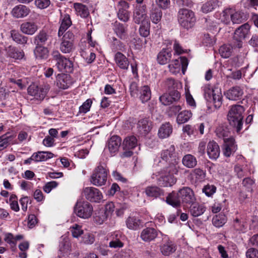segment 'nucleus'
Segmentation results:
<instances>
[{
	"mask_svg": "<svg viewBox=\"0 0 258 258\" xmlns=\"http://www.w3.org/2000/svg\"><path fill=\"white\" fill-rule=\"evenodd\" d=\"M158 236V231L152 227H148L144 229L140 235L142 240L145 242H150L154 240Z\"/></svg>",
	"mask_w": 258,
	"mask_h": 258,
	"instance_id": "obj_20",
	"label": "nucleus"
},
{
	"mask_svg": "<svg viewBox=\"0 0 258 258\" xmlns=\"http://www.w3.org/2000/svg\"><path fill=\"white\" fill-rule=\"evenodd\" d=\"M237 150V146L235 145L234 138L226 139L224 142L222 147L223 155L227 157H229Z\"/></svg>",
	"mask_w": 258,
	"mask_h": 258,
	"instance_id": "obj_19",
	"label": "nucleus"
},
{
	"mask_svg": "<svg viewBox=\"0 0 258 258\" xmlns=\"http://www.w3.org/2000/svg\"><path fill=\"white\" fill-rule=\"evenodd\" d=\"M233 227L235 231L239 232H243L245 229L243 222L237 218L233 221Z\"/></svg>",
	"mask_w": 258,
	"mask_h": 258,
	"instance_id": "obj_59",
	"label": "nucleus"
},
{
	"mask_svg": "<svg viewBox=\"0 0 258 258\" xmlns=\"http://www.w3.org/2000/svg\"><path fill=\"white\" fill-rule=\"evenodd\" d=\"M50 41V36L43 30L40 31L33 39L34 44L36 46H44Z\"/></svg>",
	"mask_w": 258,
	"mask_h": 258,
	"instance_id": "obj_23",
	"label": "nucleus"
},
{
	"mask_svg": "<svg viewBox=\"0 0 258 258\" xmlns=\"http://www.w3.org/2000/svg\"><path fill=\"white\" fill-rule=\"evenodd\" d=\"M125 222L128 229L134 230L138 229L141 224L140 220L134 216H130Z\"/></svg>",
	"mask_w": 258,
	"mask_h": 258,
	"instance_id": "obj_46",
	"label": "nucleus"
},
{
	"mask_svg": "<svg viewBox=\"0 0 258 258\" xmlns=\"http://www.w3.org/2000/svg\"><path fill=\"white\" fill-rule=\"evenodd\" d=\"M183 165L187 168H193L197 164V160L195 156L191 154H187L182 159Z\"/></svg>",
	"mask_w": 258,
	"mask_h": 258,
	"instance_id": "obj_44",
	"label": "nucleus"
},
{
	"mask_svg": "<svg viewBox=\"0 0 258 258\" xmlns=\"http://www.w3.org/2000/svg\"><path fill=\"white\" fill-rule=\"evenodd\" d=\"M71 232L73 237L78 238L83 233V230L81 228V226L78 224H75L71 228Z\"/></svg>",
	"mask_w": 258,
	"mask_h": 258,
	"instance_id": "obj_64",
	"label": "nucleus"
},
{
	"mask_svg": "<svg viewBox=\"0 0 258 258\" xmlns=\"http://www.w3.org/2000/svg\"><path fill=\"white\" fill-rule=\"evenodd\" d=\"M74 34L70 31L63 35L59 45V49L62 53H70L74 49Z\"/></svg>",
	"mask_w": 258,
	"mask_h": 258,
	"instance_id": "obj_6",
	"label": "nucleus"
},
{
	"mask_svg": "<svg viewBox=\"0 0 258 258\" xmlns=\"http://www.w3.org/2000/svg\"><path fill=\"white\" fill-rule=\"evenodd\" d=\"M206 172L200 168L193 169L190 173V179L195 183L203 181L206 177Z\"/></svg>",
	"mask_w": 258,
	"mask_h": 258,
	"instance_id": "obj_29",
	"label": "nucleus"
},
{
	"mask_svg": "<svg viewBox=\"0 0 258 258\" xmlns=\"http://www.w3.org/2000/svg\"><path fill=\"white\" fill-rule=\"evenodd\" d=\"M114 31L118 37L122 38L125 33L126 29L123 24L119 23H115L114 24Z\"/></svg>",
	"mask_w": 258,
	"mask_h": 258,
	"instance_id": "obj_57",
	"label": "nucleus"
},
{
	"mask_svg": "<svg viewBox=\"0 0 258 258\" xmlns=\"http://www.w3.org/2000/svg\"><path fill=\"white\" fill-rule=\"evenodd\" d=\"M219 51L222 57L227 58L231 56L233 52V47L230 45L225 44L220 47Z\"/></svg>",
	"mask_w": 258,
	"mask_h": 258,
	"instance_id": "obj_52",
	"label": "nucleus"
},
{
	"mask_svg": "<svg viewBox=\"0 0 258 258\" xmlns=\"http://www.w3.org/2000/svg\"><path fill=\"white\" fill-rule=\"evenodd\" d=\"M107 178V170L104 166L100 163L91 175V182L94 185L101 186L105 184Z\"/></svg>",
	"mask_w": 258,
	"mask_h": 258,
	"instance_id": "obj_5",
	"label": "nucleus"
},
{
	"mask_svg": "<svg viewBox=\"0 0 258 258\" xmlns=\"http://www.w3.org/2000/svg\"><path fill=\"white\" fill-rule=\"evenodd\" d=\"M207 153L210 159L216 160L220 153L219 146L214 141H210L207 146Z\"/></svg>",
	"mask_w": 258,
	"mask_h": 258,
	"instance_id": "obj_18",
	"label": "nucleus"
},
{
	"mask_svg": "<svg viewBox=\"0 0 258 258\" xmlns=\"http://www.w3.org/2000/svg\"><path fill=\"white\" fill-rule=\"evenodd\" d=\"M148 197L157 198L163 195V191L156 186H149L146 188L145 191Z\"/></svg>",
	"mask_w": 258,
	"mask_h": 258,
	"instance_id": "obj_38",
	"label": "nucleus"
},
{
	"mask_svg": "<svg viewBox=\"0 0 258 258\" xmlns=\"http://www.w3.org/2000/svg\"><path fill=\"white\" fill-rule=\"evenodd\" d=\"M35 162H43L53 157L54 154L48 151H38L33 153Z\"/></svg>",
	"mask_w": 258,
	"mask_h": 258,
	"instance_id": "obj_36",
	"label": "nucleus"
},
{
	"mask_svg": "<svg viewBox=\"0 0 258 258\" xmlns=\"http://www.w3.org/2000/svg\"><path fill=\"white\" fill-rule=\"evenodd\" d=\"M224 95L226 98L230 100L237 101L242 98L243 90L239 86H234L226 91Z\"/></svg>",
	"mask_w": 258,
	"mask_h": 258,
	"instance_id": "obj_13",
	"label": "nucleus"
},
{
	"mask_svg": "<svg viewBox=\"0 0 258 258\" xmlns=\"http://www.w3.org/2000/svg\"><path fill=\"white\" fill-rule=\"evenodd\" d=\"M28 93L30 95L34 96L36 99L42 100L47 94V89L33 84L28 87Z\"/></svg>",
	"mask_w": 258,
	"mask_h": 258,
	"instance_id": "obj_15",
	"label": "nucleus"
},
{
	"mask_svg": "<svg viewBox=\"0 0 258 258\" xmlns=\"http://www.w3.org/2000/svg\"><path fill=\"white\" fill-rule=\"evenodd\" d=\"M162 16V12L158 8L155 7L150 11V19L152 22L155 24H157L160 21Z\"/></svg>",
	"mask_w": 258,
	"mask_h": 258,
	"instance_id": "obj_49",
	"label": "nucleus"
},
{
	"mask_svg": "<svg viewBox=\"0 0 258 258\" xmlns=\"http://www.w3.org/2000/svg\"><path fill=\"white\" fill-rule=\"evenodd\" d=\"M179 194L183 203L192 204L196 200L193 190L188 187H183L179 190Z\"/></svg>",
	"mask_w": 258,
	"mask_h": 258,
	"instance_id": "obj_12",
	"label": "nucleus"
},
{
	"mask_svg": "<svg viewBox=\"0 0 258 258\" xmlns=\"http://www.w3.org/2000/svg\"><path fill=\"white\" fill-rule=\"evenodd\" d=\"M192 204V205L190 207L189 212L193 217H199L205 212L206 208L205 206L199 204Z\"/></svg>",
	"mask_w": 258,
	"mask_h": 258,
	"instance_id": "obj_41",
	"label": "nucleus"
},
{
	"mask_svg": "<svg viewBox=\"0 0 258 258\" xmlns=\"http://www.w3.org/2000/svg\"><path fill=\"white\" fill-rule=\"evenodd\" d=\"M72 22L69 15H65L62 20L58 32V36L60 37L63 35L64 32L71 25Z\"/></svg>",
	"mask_w": 258,
	"mask_h": 258,
	"instance_id": "obj_45",
	"label": "nucleus"
},
{
	"mask_svg": "<svg viewBox=\"0 0 258 258\" xmlns=\"http://www.w3.org/2000/svg\"><path fill=\"white\" fill-rule=\"evenodd\" d=\"M188 59L185 57L180 56L178 59L173 60L169 64L168 67L169 72L174 75L180 72L181 67L182 71L183 74L188 66Z\"/></svg>",
	"mask_w": 258,
	"mask_h": 258,
	"instance_id": "obj_8",
	"label": "nucleus"
},
{
	"mask_svg": "<svg viewBox=\"0 0 258 258\" xmlns=\"http://www.w3.org/2000/svg\"><path fill=\"white\" fill-rule=\"evenodd\" d=\"M160 102L164 105H169L172 104L173 101L169 93H165L160 97Z\"/></svg>",
	"mask_w": 258,
	"mask_h": 258,
	"instance_id": "obj_63",
	"label": "nucleus"
},
{
	"mask_svg": "<svg viewBox=\"0 0 258 258\" xmlns=\"http://www.w3.org/2000/svg\"><path fill=\"white\" fill-rule=\"evenodd\" d=\"M205 98L207 101L213 103L216 108H219L222 103V95L218 88H213L209 84L205 85L203 88Z\"/></svg>",
	"mask_w": 258,
	"mask_h": 258,
	"instance_id": "obj_3",
	"label": "nucleus"
},
{
	"mask_svg": "<svg viewBox=\"0 0 258 258\" xmlns=\"http://www.w3.org/2000/svg\"><path fill=\"white\" fill-rule=\"evenodd\" d=\"M74 8L77 15L80 16L82 18H87L89 15L88 8L83 4L75 3L74 4Z\"/></svg>",
	"mask_w": 258,
	"mask_h": 258,
	"instance_id": "obj_42",
	"label": "nucleus"
},
{
	"mask_svg": "<svg viewBox=\"0 0 258 258\" xmlns=\"http://www.w3.org/2000/svg\"><path fill=\"white\" fill-rule=\"evenodd\" d=\"M162 85L163 87L170 92L175 90L177 87V84L173 79L168 78L162 83Z\"/></svg>",
	"mask_w": 258,
	"mask_h": 258,
	"instance_id": "obj_56",
	"label": "nucleus"
},
{
	"mask_svg": "<svg viewBox=\"0 0 258 258\" xmlns=\"http://www.w3.org/2000/svg\"><path fill=\"white\" fill-rule=\"evenodd\" d=\"M175 154V147L174 145H171L168 149L163 150L161 154V158L167 161L172 158Z\"/></svg>",
	"mask_w": 258,
	"mask_h": 258,
	"instance_id": "obj_54",
	"label": "nucleus"
},
{
	"mask_svg": "<svg viewBox=\"0 0 258 258\" xmlns=\"http://www.w3.org/2000/svg\"><path fill=\"white\" fill-rule=\"evenodd\" d=\"M11 36L12 39L17 43L25 45L27 44L28 38L24 36L16 30H13L11 31Z\"/></svg>",
	"mask_w": 258,
	"mask_h": 258,
	"instance_id": "obj_40",
	"label": "nucleus"
},
{
	"mask_svg": "<svg viewBox=\"0 0 258 258\" xmlns=\"http://www.w3.org/2000/svg\"><path fill=\"white\" fill-rule=\"evenodd\" d=\"M30 12V9L25 5H19L15 6L12 11V15L16 18L26 17Z\"/></svg>",
	"mask_w": 258,
	"mask_h": 258,
	"instance_id": "obj_25",
	"label": "nucleus"
},
{
	"mask_svg": "<svg viewBox=\"0 0 258 258\" xmlns=\"http://www.w3.org/2000/svg\"><path fill=\"white\" fill-rule=\"evenodd\" d=\"M177 249L175 243L170 239H167L160 246L161 253L164 256H169L173 253Z\"/></svg>",
	"mask_w": 258,
	"mask_h": 258,
	"instance_id": "obj_17",
	"label": "nucleus"
},
{
	"mask_svg": "<svg viewBox=\"0 0 258 258\" xmlns=\"http://www.w3.org/2000/svg\"><path fill=\"white\" fill-rule=\"evenodd\" d=\"M158 184L162 186H171L176 182V178L174 176H171L168 174L161 173L160 176L157 178Z\"/></svg>",
	"mask_w": 258,
	"mask_h": 258,
	"instance_id": "obj_22",
	"label": "nucleus"
},
{
	"mask_svg": "<svg viewBox=\"0 0 258 258\" xmlns=\"http://www.w3.org/2000/svg\"><path fill=\"white\" fill-rule=\"evenodd\" d=\"M56 85L60 89H68L72 85L71 77L64 73L57 75L56 77Z\"/></svg>",
	"mask_w": 258,
	"mask_h": 258,
	"instance_id": "obj_24",
	"label": "nucleus"
},
{
	"mask_svg": "<svg viewBox=\"0 0 258 258\" xmlns=\"http://www.w3.org/2000/svg\"><path fill=\"white\" fill-rule=\"evenodd\" d=\"M137 145V139L134 136L126 137L123 142L122 146L124 149L130 150L135 148Z\"/></svg>",
	"mask_w": 258,
	"mask_h": 258,
	"instance_id": "obj_43",
	"label": "nucleus"
},
{
	"mask_svg": "<svg viewBox=\"0 0 258 258\" xmlns=\"http://www.w3.org/2000/svg\"><path fill=\"white\" fill-rule=\"evenodd\" d=\"M177 17L179 26L187 30L193 28L196 22L195 13L188 9H180Z\"/></svg>",
	"mask_w": 258,
	"mask_h": 258,
	"instance_id": "obj_2",
	"label": "nucleus"
},
{
	"mask_svg": "<svg viewBox=\"0 0 258 258\" xmlns=\"http://www.w3.org/2000/svg\"><path fill=\"white\" fill-rule=\"evenodd\" d=\"M133 19L134 22L137 24L149 21L146 5H136L133 11Z\"/></svg>",
	"mask_w": 258,
	"mask_h": 258,
	"instance_id": "obj_9",
	"label": "nucleus"
},
{
	"mask_svg": "<svg viewBox=\"0 0 258 258\" xmlns=\"http://www.w3.org/2000/svg\"><path fill=\"white\" fill-rule=\"evenodd\" d=\"M52 56L56 61L55 66L60 72L62 73L73 72V63L71 60L62 55L58 51H53Z\"/></svg>",
	"mask_w": 258,
	"mask_h": 258,
	"instance_id": "obj_4",
	"label": "nucleus"
},
{
	"mask_svg": "<svg viewBox=\"0 0 258 258\" xmlns=\"http://www.w3.org/2000/svg\"><path fill=\"white\" fill-rule=\"evenodd\" d=\"M216 134L219 138L223 139L224 142L226 139L233 138V137H228L230 134V131L228 127L224 125H220L217 127L215 131Z\"/></svg>",
	"mask_w": 258,
	"mask_h": 258,
	"instance_id": "obj_39",
	"label": "nucleus"
},
{
	"mask_svg": "<svg viewBox=\"0 0 258 258\" xmlns=\"http://www.w3.org/2000/svg\"><path fill=\"white\" fill-rule=\"evenodd\" d=\"M172 132V126L169 122L163 124L158 131V136L161 139H165L170 136Z\"/></svg>",
	"mask_w": 258,
	"mask_h": 258,
	"instance_id": "obj_35",
	"label": "nucleus"
},
{
	"mask_svg": "<svg viewBox=\"0 0 258 258\" xmlns=\"http://www.w3.org/2000/svg\"><path fill=\"white\" fill-rule=\"evenodd\" d=\"M10 205L12 210L15 212L19 211V206L17 201V196L15 195L11 196L10 199Z\"/></svg>",
	"mask_w": 258,
	"mask_h": 258,
	"instance_id": "obj_62",
	"label": "nucleus"
},
{
	"mask_svg": "<svg viewBox=\"0 0 258 258\" xmlns=\"http://www.w3.org/2000/svg\"><path fill=\"white\" fill-rule=\"evenodd\" d=\"M123 236L122 233L119 231H115L110 236V241L109 246L113 248H119L123 246L124 244L122 241Z\"/></svg>",
	"mask_w": 258,
	"mask_h": 258,
	"instance_id": "obj_16",
	"label": "nucleus"
},
{
	"mask_svg": "<svg viewBox=\"0 0 258 258\" xmlns=\"http://www.w3.org/2000/svg\"><path fill=\"white\" fill-rule=\"evenodd\" d=\"M172 57V52L166 49H162L158 54L157 60L158 62L162 65L169 62Z\"/></svg>",
	"mask_w": 258,
	"mask_h": 258,
	"instance_id": "obj_32",
	"label": "nucleus"
},
{
	"mask_svg": "<svg viewBox=\"0 0 258 258\" xmlns=\"http://www.w3.org/2000/svg\"><path fill=\"white\" fill-rule=\"evenodd\" d=\"M232 10L227 9L224 10L220 15L221 21L226 24H228L231 21Z\"/></svg>",
	"mask_w": 258,
	"mask_h": 258,
	"instance_id": "obj_53",
	"label": "nucleus"
},
{
	"mask_svg": "<svg viewBox=\"0 0 258 258\" xmlns=\"http://www.w3.org/2000/svg\"><path fill=\"white\" fill-rule=\"evenodd\" d=\"M114 60L116 65L121 69L126 70L128 68V58L120 52H117L114 55Z\"/></svg>",
	"mask_w": 258,
	"mask_h": 258,
	"instance_id": "obj_30",
	"label": "nucleus"
},
{
	"mask_svg": "<svg viewBox=\"0 0 258 258\" xmlns=\"http://www.w3.org/2000/svg\"><path fill=\"white\" fill-rule=\"evenodd\" d=\"M192 116V113L189 110H183L181 111L176 118V121L178 124H183L186 122Z\"/></svg>",
	"mask_w": 258,
	"mask_h": 258,
	"instance_id": "obj_48",
	"label": "nucleus"
},
{
	"mask_svg": "<svg viewBox=\"0 0 258 258\" xmlns=\"http://www.w3.org/2000/svg\"><path fill=\"white\" fill-rule=\"evenodd\" d=\"M108 217L106 212L101 210L97 213H96V216L94 217V221L96 223L101 224L107 219Z\"/></svg>",
	"mask_w": 258,
	"mask_h": 258,
	"instance_id": "obj_58",
	"label": "nucleus"
},
{
	"mask_svg": "<svg viewBox=\"0 0 258 258\" xmlns=\"http://www.w3.org/2000/svg\"><path fill=\"white\" fill-rule=\"evenodd\" d=\"M152 124L147 118L140 120L137 124V128L139 134L141 135H146L152 128Z\"/></svg>",
	"mask_w": 258,
	"mask_h": 258,
	"instance_id": "obj_31",
	"label": "nucleus"
},
{
	"mask_svg": "<svg viewBox=\"0 0 258 258\" xmlns=\"http://www.w3.org/2000/svg\"><path fill=\"white\" fill-rule=\"evenodd\" d=\"M117 8V16L119 19L125 22L128 21L130 18V13L127 11L129 8L128 4L124 1H120L118 2Z\"/></svg>",
	"mask_w": 258,
	"mask_h": 258,
	"instance_id": "obj_14",
	"label": "nucleus"
},
{
	"mask_svg": "<svg viewBox=\"0 0 258 258\" xmlns=\"http://www.w3.org/2000/svg\"><path fill=\"white\" fill-rule=\"evenodd\" d=\"M140 99L143 103L146 102L149 100L151 97V91L148 86H143L141 89Z\"/></svg>",
	"mask_w": 258,
	"mask_h": 258,
	"instance_id": "obj_50",
	"label": "nucleus"
},
{
	"mask_svg": "<svg viewBox=\"0 0 258 258\" xmlns=\"http://www.w3.org/2000/svg\"><path fill=\"white\" fill-rule=\"evenodd\" d=\"M166 202L167 204L174 207H178L180 206L181 200L179 196V191L176 192L172 191L168 194L166 197Z\"/></svg>",
	"mask_w": 258,
	"mask_h": 258,
	"instance_id": "obj_33",
	"label": "nucleus"
},
{
	"mask_svg": "<svg viewBox=\"0 0 258 258\" xmlns=\"http://www.w3.org/2000/svg\"><path fill=\"white\" fill-rule=\"evenodd\" d=\"M221 3L219 0H209L204 3L201 7V11L205 14L212 12L219 7Z\"/></svg>",
	"mask_w": 258,
	"mask_h": 258,
	"instance_id": "obj_34",
	"label": "nucleus"
},
{
	"mask_svg": "<svg viewBox=\"0 0 258 258\" xmlns=\"http://www.w3.org/2000/svg\"><path fill=\"white\" fill-rule=\"evenodd\" d=\"M250 27V25L246 23L239 27L235 31L233 37L238 42L237 46L238 48L242 47L241 41L249 34Z\"/></svg>",
	"mask_w": 258,
	"mask_h": 258,
	"instance_id": "obj_11",
	"label": "nucleus"
},
{
	"mask_svg": "<svg viewBox=\"0 0 258 258\" xmlns=\"http://www.w3.org/2000/svg\"><path fill=\"white\" fill-rule=\"evenodd\" d=\"M141 24L139 32L141 36L146 37L150 34V22L147 21L140 23Z\"/></svg>",
	"mask_w": 258,
	"mask_h": 258,
	"instance_id": "obj_55",
	"label": "nucleus"
},
{
	"mask_svg": "<svg viewBox=\"0 0 258 258\" xmlns=\"http://www.w3.org/2000/svg\"><path fill=\"white\" fill-rule=\"evenodd\" d=\"M34 53L37 58L46 59L48 57L49 51L47 47L44 46H36Z\"/></svg>",
	"mask_w": 258,
	"mask_h": 258,
	"instance_id": "obj_37",
	"label": "nucleus"
},
{
	"mask_svg": "<svg viewBox=\"0 0 258 258\" xmlns=\"http://www.w3.org/2000/svg\"><path fill=\"white\" fill-rule=\"evenodd\" d=\"M227 221V218L225 214H219L213 218L212 223L215 227L220 228L222 227Z\"/></svg>",
	"mask_w": 258,
	"mask_h": 258,
	"instance_id": "obj_47",
	"label": "nucleus"
},
{
	"mask_svg": "<svg viewBox=\"0 0 258 258\" xmlns=\"http://www.w3.org/2000/svg\"><path fill=\"white\" fill-rule=\"evenodd\" d=\"M244 107L240 105H235L231 106L227 114V119L231 126L236 129L237 133L239 132L242 127Z\"/></svg>",
	"mask_w": 258,
	"mask_h": 258,
	"instance_id": "obj_1",
	"label": "nucleus"
},
{
	"mask_svg": "<svg viewBox=\"0 0 258 258\" xmlns=\"http://www.w3.org/2000/svg\"><path fill=\"white\" fill-rule=\"evenodd\" d=\"M83 194L87 200L95 203H99L103 199L101 192L94 187H87L84 189Z\"/></svg>",
	"mask_w": 258,
	"mask_h": 258,
	"instance_id": "obj_10",
	"label": "nucleus"
},
{
	"mask_svg": "<svg viewBox=\"0 0 258 258\" xmlns=\"http://www.w3.org/2000/svg\"><path fill=\"white\" fill-rule=\"evenodd\" d=\"M38 29V25L32 21L24 22L20 26L21 32L27 35L34 34Z\"/></svg>",
	"mask_w": 258,
	"mask_h": 258,
	"instance_id": "obj_26",
	"label": "nucleus"
},
{
	"mask_svg": "<svg viewBox=\"0 0 258 258\" xmlns=\"http://www.w3.org/2000/svg\"><path fill=\"white\" fill-rule=\"evenodd\" d=\"M202 191L208 197H211L216 191V187L214 185L208 184L204 186Z\"/></svg>",
	"mask_w": 258,
	"mask_h": 258,
	"instance_id": "obj_61",
	"label": "nucleus"
},
{
	"mask_svg": "<svg viewBox=\"0 0 258 258\" xmlns=\"http://www.w3.org/2000/svg\"><path fill=\"white\" fill-rule=\"evenodd\" d=\"M182 171L184 173L187 172V170L182 168L178 165V163L175 160L174 162L171 163L168 166L165 167L164 171L166 174H168L170 175L174 176V175H178V173H181Z\"/></svg>",
	"mask_w": 258,
	"mask_h": 258,
	"instance_id": "obj_28",
	"label": "nucleus"
},
{
	"mask_svg": "<svg viewBox=\"0 0 258 258\" xmlns=\"http://www.w3.org/2000/svg\"><path fill=\"white\" fill-rule=\"evenodd\" d=\"M247 19V15L242 12L232 13L231 21L233 24H239Z\"/></svg>",
	"mask_w": 258,
	"mask_h": 258,
	"instance_id": "obj_51",
	"label": "nucleus"
},
{
	"mask_svg": "<svg viewBox=\"0 0 258 258\" xmlns=\"http://www.w3.org/2000/svg\"><path fill=\"white\" fill-rule=\"evenodd\" d=\"M121 143V138L118 136H113L108 140L107 148L112 155L118 152Z\"/></svg>",
	"mask_w": 258,
	"mask_h": 258,
	"instance_id": "obj_21",
	"label": "nucleus"
},
{
	"mask_svg": "<svg viewBox=\"0 0 258 258\" xmlns=\"http://www.w3.org/2000/svg\"><path fill=\"white\" fill-rule=\"evenodd\" d=\"M74 211L79 217L87 219L92 215L93 207L87 202H78L74 208Z\"/></svg>",
	"mask_w": 258,
	"mask_h": 258,
	"instance_id": "obj_7",
	"label": "nucleus"
},
{
	"mask_svg": "<svg viewBox=\"0 0 258 258\" xmlns=\"http://www.w3.org/2000/svg\"><path fill=\"white\" fill-rule=\"evenodd\" d=\"M5 50L7 56L15 59H21L24 56V52L18 50L16 47L10 45L6 47Z\"/></svg>",
	"mask_w": 258,
	"mask_h": 258,
	"instance_id": "obj_27",
	"label": "nucleus"
},
{
	"mask_svg": "<svg viewBox=\"0 0 258 258\" xmlns=\"http://www.w3.org/2000/svg\"><path fill=\"white\" fill-rule=\"evenodd\" d=\"M92 104V101L91 99H88L85 102H84L83 104L79 107V113H86L88 112L90 109L91 105Z\"/></svg>",
	"mask_w": 258,
	"mask_h": 258,
	"instance_id": "obj_60",
	"label": "nucleus"
}]
</instances>
